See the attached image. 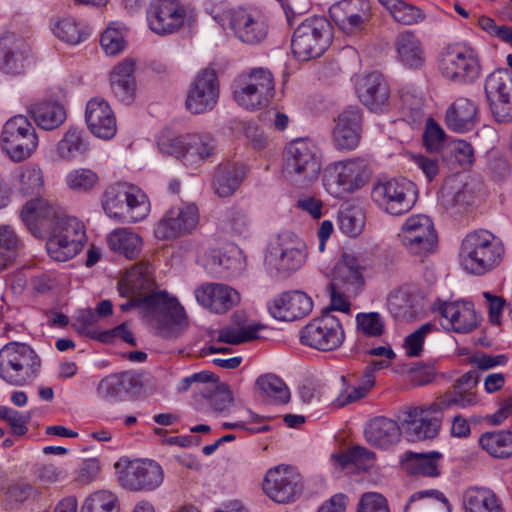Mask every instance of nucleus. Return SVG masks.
<instances>
[{"instance_id":"5","label":"nucleus","mask_w":512,"mask_h":512,"mask_svg":"<svg viewBox=\"0 0 512 512\" xmlns=\"http://www.w3.org/2000/svg\"><path fill=\"white\" fill-rule=\"evenodd\" d=\"M321 166V153L313 142L297 139L286 147L283 172L291 181L309 185L318 179Z\"/></svg>"},{"instance_id":"60","label":"nucleus","mask_w":512,"mask_h":512,"mask_svg":"<svg viewBox=\"0 0 512 512\" xmlns=\"http://www.w3.org/2000/svg\"><path fill=\"white\" fill-rule=\"evenodd\" d=\"M54 34L62 41L75 45L82 41L83 31L73 18L59 20L54 28Z\"/></svg>"},{"instance_id":"39","label":"nucleus","mask_w":512,"mask_h":512,"mask_svg":"<svg viewBox=\"0 0 512 512\" xmlns=\"http://www.w3.org/2000/svg\"><path fill=\"white\" fill-rule=\"evenodd\" d=\"M246 177L242 164L230 161L221 163L214 176L213 187L219 197H229L235 193Z\"/></svg>"},{"instance_id":"18","label":"nucleus","mask_w":512,"mask_h":512,"mask_svg":"<svg viewBox=\"0 0 512 512\" xmlns=\"http://www.w3.org/2000/svg\"><path fill=\"white\" fill-rule=\"evenodd\" d=\"M265 494L274 502L290 503L302 492V479L298 471L289 465L269 469L263 482Z\"/></svg>"},{"instance_id":"28","label":"nucleus","mask_w":512,"mask_h":512,"mask_svg":"<svg viewBox=\"0 0 512 512\" xmlns=\"http://www.w3.org/2000/svg\"><path fill=\"white\" fill-rule=\"evenodd\" d=\"M356 92L359 100L371 111H383L388 106L390 90L383 75L371 72L357 79Z\"/></svg>"},{"instance_id":"48","label":"nucleus","mask_w":512,"mask_h":512,"mask_svg":"<svg viewBox=\"0 0 512 512\" xmlns=\"http://www.w3.org/2000/svg\"><path fill=\"white\" fill-rule=\"evenodd\" d=\"M393 19L403 25H414L424 20L425 14L418 7L403 0H378Z\"/></svg>"},{"instance_id":"16","label":"nucleus","mask_w":512,"mask_h":512,"mask_svg":"<svg viewBox=\"0 0 512 512\" xmlns=\"http://www.w3.org/2000/svg\"><path fill=\"white\" fill-rule=\"evenodd\" d=\"M485 94L492 115L497 122L512 120V73L499 68L489 74L485 81Z\"/></svg>"},{"instance_id":"20","label":"nucleus","mask_w":512,"mask_h":512,"mask_svg":"<svg viewBox=\"0 0 512 512\" xmlns=\"http://www.w3.org/2000/svg\"><path fill=\"white\" fill-rule=\"evenodd\" d=\"M229 26L235 37L247 45H258L267 38L268 23L264 15L254 8L238 7L230 11Z\"/></svg>"},{"instance_id":"6","label":"nucleus","mask_w":512,"mask_h":512,"mask_svg":"<svg viewBox=\"0 0 512 512\" xmlns=\"http://www.w3.org/2000/svg\"><path fill=\"white\" fill-rule=\"evenodd\" d=\"M332 41L330 23L324 17H309L294 30L291 39L293 55L308 61L321 56Z\"/></svg>"},{"instance_id":"25","label":"nucleus","mask_w":512,"mask_h":512,"mask_svg":"<svg viewBox=\"0 0 512 512\" xmlns=\"http://www.w3.org/2000/svg\"><path fill=\"white\" fill-rule=\"evenodd\" d=\"M198 219V209L194 204L171 209L158 222L154 234L161 240L175 239L194 229Z\"/></svg>"},{"instance_id":"36","label":"nucleus","mask_w":512,"mask_h":512,"mask_svg":"<svg viewBox=\"0 0 512 512\" xmlns=\"http://www.w3.org/2000/svg\"><path fill=\"white\" fill-rule=\"evenodd\" d=\"M401 428L398 423L386 417H376L365 428L366 441L378 448H388L399 442Z\"/></svg>"},{"instance_id":"56","label":"nucleus","mask_w":512,"mask_h":512,"mask_svg":"<svg viewBox=\"0 0 512 512\" xmlns=\"http://www.w3.org/2000/svg\"><path fill=\"white\" fill-rule=\"evenodd\" d=\"M37 482L44 487H51L63 482L67 477L64 467L57 463H38L33 470Z\"/></svg>"},{"instance_id":"54","label":"nucleus","mask_w":512,"mask_h":512,"mask_svg":"<svg viewBox=\"0 0 512 512\" xmlns=\"http://www.w3.org/2000/svg\"><path fill=\"white\" fill-rule=\"evenodd\" d=\"M364 213L355 206H347L338 213L339 228L349 237L358 236L364 228Z\"/></svg>"},{"instance_id":"50","label":"nucleus","mask_w":512,"mask_h":512,"mask_svg":"<svg viewBox=\"0 0 512 512\" xmlns=\"http://www.w3.org/2000/svg\"><path fill=\"white\" fill-rule=\"evenodd\" d=\"M436 502L448 506V500L438 490H423L414 493L405 506V512H434Z\"/></svg>"},{"instance_id":"35","label":"nucleus","mask_w":512,"mask_h":512,"mask_svg":"<svg viewBox=\"0 0 512 512\" xmlns=\"http://www.w3.org/2000/svg\"><path fill=\"white\" fill-rule=\"evenodd\" d=\"M364 280L361 268L356 259L349 255H343L333 271V278L329 287L333 289H344L356 294L363 286Z\"/></svg>"},{"instance_id":"1","label":"nucleus","mask_w":512,"mask_h":512,"mask_svg":"<svg viewBox=\"0 0 512 512\" xmlns=\"http://www.w3.org/2000/svg\"><path fill=\"white\" fill-rule=\"evenodd\" d=\"M153 272V265L149 261L142 260L134 264L119 282V290L124 295L143 293V313L165 333V330L172 331L184 323L185 311L175 297L165 291H155Z\"/></svg>"},{"instance_id":"53","label":"nucleus","mask_w":512,"mask_h":512,"mask_svg":"<svg viewBox=\"0 0 512 512\" xmlns=\"http://www.w3.org/2000/svg\"><path fill=\"white\" fill-rule=\"evenodd\" d=\"M263 326L260 324H248L238 328L225 327L219 330L217 341L231 345H238L258 338V332Z\"/></svg>"},{"instance_id":"24","label":"nucleus","mask_w":512,"mask_h":512,"mask_svg":"<svg viewBox=\"0 0 512 512\" xmlns=\"http://www.w3.org/2000/svg\"><path fill=\"white\" fill-rule=\"evenodd\" d=\"M478 382L477 372L468 371L457 379L449 390L436 398L438 408L444 411L453 407L465 409L475 406L479 401L475 391Z\"/></svg>"},{"instance_id":"30","label":"nucleus","mask_w":512,"mask_h":512,"mask_svg":"<svg viewBox=\"0 0 512 512\" xmlns=\"http://www.w3.org/2000/svg\"><path fill=\"white\" fill-rule=\"evenodd\" d=\"M85 119L92 134L102 139L112 138L117 131L116 119L108 102L102 98L88 101Z\"/></svg>"},{"instance_id":"42","label":"nucleus","mask_w":512,"mask_h":512,"mask_svg":"<svg viewBox=\"0 0 512 512\" xmlns=\"http://www.w3.org/2000/svg\"><path fill=\"white\" fill-rule=\"evenodd\" d=\"M216 144L212 136L208 134H186V154L184 164L194 166L210 157Z\"/></svg>"},{"instance_id":"40","label":"nucleus","mask_w":512,"mask_h":512,"mask_svg":"<svg viewBox=\"0 0 512 512\" xmlns=\"http://www.w3.org/2000/svg\"><path fill=\"white\" fill-rule=\"evenodd\" d=\"M394 46L397 57L402 64L410 68H418L424 62L421 42L412 31H403L395 39Z\"/></svg>"},{"instance_id":"51","label":"nucleus","mask_w":512,"mask_h":512,"mask_svg":"<svg viewBox=\"0 0 512 512\" xmlns=\"http://www.w3.org/2000/svg\"><path fill=\"white\" fill-rule=\"evenodd\" d=\"M256 387L265 396L274 401L285 404L290 399V392L286 384L274 374L260 376L256 380Z\"/></svg>"},{"instance_id":"57","label":"nucleus","mask_w":512,"mask_h":512,"mask_svg":"<svg viewBox=\"0 0 512 512\" xmlns=\"http://www.w3.org/2000/svg\"><path fill=\"white\" fill-rule=\"evenodd\" d=\"M355 321L357 332L366 337H380L385 331V321L378 312L358 313Z\"/></svg>"},{"instance_id":"26","label":"nucleus","mask_w":512,"mask_h":512,"mask_svg":"<svg viewBox=\"0 0 512 512\" xmlns=\"http://www.w3.org/2000/svg\"><path fill=\"white\" fill-rule=\"evenodd\" d=\"M140 375L124 371L106 376L97 386L98 395L108 401H125L142 389Z\"/></svg>"},{"instance_id":"3","label":"nucleus","mask_w":512,"mask_h":512,"mask_svg":"<svg viewBox=\"0 0 512 512\" xmlns=\"http://www.w3.org/2000/svg\"><path fill=\"white\" fill-rule=\"evenodd\" d=\"M103 209L110 218L123 223H135L147 217L150 202L140 188L128 183H118L105 191Z\"/></svg>"},{"instance_id":"7","label":"nucleus","mask_w":512,"mask_h":512,"mask_svg":"<svg viewBox=\"0 0 512 512\" xmlns=\"http://www.w3.org/2000/svg\"><path fill=\"white\" fill-rule=\"evenodd\" d=\"M438 70L450 81H473L480 73L478 55L473 48L463 43L448 44L438 54Z\"/></svg>"},{"instance_id":"15","label":"nucleus","mask_w":512,"mask_h":512,"mask_svg":"<svg viewBox=\"0 0 512 512\" xmlns=\"http://www.w3.org/2000/svg\"><path fill=\"white\" fill-rule=\"evenodd\" d=\"M442 412L435 401L410 409L402 422L404 435L411 442L434 439L441 428Z\"/></svg>"},{"instance_id":"59","label":"nucleus","mask_w":512,"mask_h":512,"mask_svg":"<svg viewBox=\"0 0 512 512\" xmlns=\"http://www.w3.org/2000/svg\"><path fill=\"white\" fill-rule=\"evenodd\" d=\"M98 176L90 169H76L66 177L68 187L75 191L86 192L98 183Z\"/></svg>"},{"instance_id":"58","label":"nucleus","mask_w":512,"mask_h":512,"mask_svg":"<svg viewBox=\"0 0 512 512\" xmlns=\"http://www.w3.org/2000/svg\"><path fill=\"white\" fill-rule=\"evenodd\" d=\"M157 145L161 153L180 159L183 163L186 154V135L163 132L158 137Z\"/></svg>"},{"instance_id":"37","label":"nucleus","mask_w":512,"mask_h":512,"mask_svg":"<svg viewBox=\"0 0 512 512\" xmlns=\"http://www.w3.org/2000/svg\"><path fill=\"white\" fill-rule=\"evenodd\" d=\"M442 454L437 451L416 453L408 451L404 454L401 464L405 472L413 476L437 477L440 475Z\"/></svg>"},{"instance_id":"4","label":"nucleus","mask_w":512,"mask_h":512,"mask_svg":"<svg viewBox=\"0 0 512 512\" xmlns=\"http://www.w3.org/2000/svg\"><path fill=\"white\" fill-rule=\"evenodd\" d=\"M40 365L36 352L25 343L9 342L0 349V378L9 385H26Z\"/></svg>"},{"instance_id":"43","label":"nucleus","mask_w":512,"mask_h":512,"mask_svg":"<svg viewBox=\"0 0 512 512\" xmlns=\"http://www.w3.org/2000/svg\"><path fill=\"white\" fill-rule=\"evenodd\" d=\"M30 114L35 123L44 130H54L66 119L64 107L54 102L35 104L30 108Z\"/></svg>"},{"instance_id":"33","label":"nucleus","mask_w":512,"mask_h":512,"mask_svg":"<svg viewBox=\"0 0 512 512\" xmlns=\"http://www.w3.org/2000/svg\"><path fill=\"white\" fill-rule=\"evenodd\" d=\"M29 46L22 38L6 36L0 40V68L7 74L17 75L24 71Z\"/></svg>"},{"instance_id":"13","label":"nucleus","mask_w":512,"mask_h":512,"mask_svg":"<svg viewBox=\"0 0 512 512\" xmlns=\"http://www.w3.org/2000/svg\"><path fill=\"white\" fill-rule=\"evenodd\" d=\"M307 257L306 244L294 233L285 231L278 235L277 243L265 257L270 270L284 276L300 269Z\"/></svg>"},{"instance_id":"47","label":"nucleus","mask_w":512,"mask_h":512,"mask_svg":"<svg viewBox=\"0 0 512 512\" xmlns=\"http://www.w3.org/2000/svg\"><path fill=\"white\" fill-rule=\"evenodd\" d=\"M387 308L391 315L397 320L407 321L414 317V296L404 287L397 288L389 293Z\"/></svg>"},{"instance_id":"8","label":"nucleus","mask_w":512,"mask_h":512,"mask_svg":"<svg viewBox=\"0 0 512 512\" xmlns=\"http://www.w3.org/2000/svg\"><path fill=\"white\" fill-rule=\"evenodd\" d=\"M275 94L272 73L265 68H254L236 81L234 99L247 110L267 107Z\"/></svg>"},{"instance_id":"19","label":"nucleus","mask_w":512,"mask_h":512,"mask_svg":"<svg viewBox=\"0 0 512 512\" xmlns=\"http://www.w3.org/2000/svg\"><path fill=\"white\" fill-rule=\"evenodd\" d=\"M220 95V84L214 69L201 70L191 83L185 100L186 109L192 114L211 111Z\"/></svg>"},{"instance_id":"34","label":"nucleus","mask_w":512,"mask_h":512,"mask_svg":"<svg viewBox=\"0 0 512 512\" xmlns=\"http://www.w3.org/2000/svg\"><path fill=\"white\" fill-rule=\"evenodd\" d=\"M135 67V61L127 58L117 64L109 75L113 94L125 104H131L136 97Z\"/></svg>"},{"instance_id":"11","label":"nucleus","mask_w":512,"mask_h":512,"mask_svg":"<svg viewBox=\"0 0 512 512\" xmlns=\"http://www.w3.org/2000/svg\"><path fill=\"white\" fill-rule=\"evenodd\" d=\"M0 145L2 150L14 162L28 159L38 146V136L29 119L16 115L3 125Z\"/></svg>"},{"instance_id":"46","label":"nucleus","mask_w":512,"mask_h":512,"mask_svg":"<svg viewBox=\"0 0 512 512\" xmlns=\"http://www.w3.org/2000/svg\"><path fill=\"white\" fill-rule=\"evenodd\" d=\"M480 447L495 458L512 456V432L501 430L486 432L479 438Z\"/></svg>"},{"instance_id":"27","label":"nucleus","mask_w":512,"mask_h":512,"mask_svg":"<svg viewBox=\"0 0 512 512\" xmlns=\"http://www.w3.org/2000/svg\"><path fill=\"white\" fill-rule=\"evenodd\" d=\"M197 302L213 313L223 314L240 302V294L222 283H204L194 291Z\"/></svg>"},{"instance_id":"2","label":"nucleus","mask_w":512,"mask_h":512,"mask_svg":"<svg viewBox=\"0 0 512 512\" xmlns=\"http://www.w3.org/2000/svg\"><path fill=\"white\" fill-rule=\"evenodd\" d=\"M504 254L502 240L488 230H475L462 240V265L473 274L483 275L493 270L501 263Z\"/></svg>"},{"instance_id":"44","label":"nucleus","mask_w":512,"mask_h":512,"mask_svg":"<svg viewBox=\"0 0 512 512\" xmlns=\"http://www.w3.org/2000/svg\"><path fill=\"white\" fill-rule=\"evenodd\" d=\"M467 512H504L495 493L488 488H470L465 492Z\"/></svg>"},{"instance_id":"64","label":"nucleus","mask_w":512,"mask_h":512,"mask_svg":"<svg viewBox=\"0 0 512 512\" xmlns=\"http://www.w3.org/2000/svg\"><path fill=\"white\" fill-rule=\"evenodd\" d=\"M100 44L107 55L114 56L124 50L126 41L120 30L108 27L101 35Z\"/></svg>"},{"instance_id":"29","label":"nucleus","mask_w":512,"mask_h":512,"mask_svg":"<svg viewBox=\"0 0 512 512\" xmlns=\"http://www.w3.org/2000/svg\"><path fill=\"white\" fill-rule=\"evenodd\" d=\"M313 308L311 298L301 291L284 292L269 306L270 314L281 321H295L307 316Z\"/></svg>"},{"instance_id":"21","label":"nucleus","mask_w":512,"mask_h":512,"mask_svg":"<svg viewBox=\"0 0 512 512\" xmlns=\"http://www.w3.org/2000/svg\"><path fill=\"white\" fill-rule=\"evenodd\" d=\"M150 29L159 35L179 31L188 21L187 8L178 0H157L147 13Z\"/></svg>"},{"instance_id":"32","label":"nucleus","mask_w":512,"mask_h":512,"mask_svg":"<svg viewBox=\"0 0 512 512\" xmlns=\"http://www.w3.org/2000/svg\"><path fill=\"white\" fill-rule=\"evenodd\" d=\"M362 114L357 106L347 107L339 116L333 132L335 145L339 149L352 150L360 141Z\"/></svg>"},{"instance_id":"23","label":"nucleus","mask_w":512,"mask_h":512,"mask_svg":"<svg viewBox=\"0 0 512 512\" xmlns=\"http://www.w3.org/2000/svg\"><path fill=\"white\" fill-rule=\"evenodd\" d=\"M120 484L129 490H153L163 481V471L152 460H133L128 462L119 474Z\"/></svg>"},{"instance_id":"38","label":"nucleus","mask_w":512,"mask_h":512,"mask_svg":"<svg viewBox=\"0 0 512 512\" xmlns=\"http://www.w3.org/2000/svg\"><path fill=\"white\" fill-rule=\"evenodd\" d=\"M478 121V111L474 102L467 98L457 99L447 110L445 123L455 132L472 130Z\"/></svg>"},{"instance_id":"63","label":"nucleus","mask_w":512,"mask_h":512,"mask_svg":"<svg viewBox=\"0 0 512 512\" xmlns=\"http://www.w3.org/2000/svg\"><path fill=\"white\" fill-rule=\"evenodd\" d=\"M0 419L6 421L17 436L24 435L27 431V423L30 421V415H24L12 408L0 405Z\"/></svg>"},{"instance_id":"49","label":"nucleus","mask_w":512,"mask_h":512,"mask_svg":"<svg viewBox=\"0 0 512 512\" xmlns=\"http://www.w3.org/2000/svg\"><path fill=\"white\" fill-rule=\"evenodd\" d=\"M17 190L24 196L39 194L44 188V176L37 165L20 168L16 174Z\"/></svg>"},{"instance_id":"22","label":"nucleus","mask_w":512,"mask_h":512,"mask_svg":"<svg viewBox=\"0 0 512 512\" xmlns=\"http://www.w3.org/2000/svg\"><path fill=\"white\" fill-rule=\"evenodd\" d=\"M66 214L60 206L44 198L28 201L21 210V218L29 231L37 238H43Z\"/></svg>"},{"instance_id":"41","label":"nucleus","mask_w":512,"mask_h":512,"mask_svg":"<svg viewBox=\"0 0 512 512\" xmlns=\"http://www.w3.org/2000/svg\"><path fill=\"white\" fill-rule=\"evenodd\" d=\"M89 150V143L83 130L71 127L57 143L56 152L60 159L71 161L83 157Z\"/></svg>"},{"instance_id":"14","label":"nucleus","mask_w":512,"mask_h":512,"mask_svg":"<svg viewBox=\"0 0 512 512\" xmlns=\"http://www.w3.org/2000/svg\"><path fill=\"white\" fill-rule=\"evenodd\" d=\"M369 178L367 163L355 158L330 164L324 172V184L329 190L354 192Z\"/></svg>"},{"instance_id":"31","label":"nucleus","mask_w":512,"mask_h":512,"mask_svg":"<svg viewBox=\"0 0 512 512\" xmlns=\"http://www.w3.org/2000/svg\"><path fill=\"white\" fill-rule=\"evenodd\" d=\"M437 310L444 322L442 326L457 333H467L477 326L473 305L469 302H439Z\"/></svg>"},{"instance_id":"61","label":"nucleus","mask_w":512,"mask_h":512,"mask_svg":"<svg viewBox=\"0 0 512 512\" xmlns=\"http://www.w3.org/2000/svg\"><path fill=\"white\" fill-rule=\"evenodd\" d=\"M22 242L10 225H0V254L14 260Z\"/></svg>"},{"instance_id":"10","label":"nucleus","mask_w":512,"mask_h":512,"mask_svg":"<svg viewBox=\"0 0 512 512\" xmlns=\"http://www.w3.org/2000/svg\"><path fill=\"white\" fill-rule=\"evenodd\" d=\"M49 234L47 252L58 262H65L77 255L86 239L82 222L68 215L59 218Z\"/></svg>"},{"instance_id":"12","label":"nucleus","mask_w":512,"mask_h":512,"mask_svg":"<svg viewBox=\"0 0 512 512\" xmlns=\"http://www.w3.org/2000/svg\"><path fill=\"white\" fill-rule=\"evenodd\" d=\"M344 340L343 326L331 310L324 311L300 330V341L303 345L323 352L336 350Z\"/></svg>"},{"instance_id":"45","label":"nucleus","mask_w":512,"mask_h":512,"mask_svg":"<svg viewBox=\"0 0 512 512\" xmlns=\"http://www.w3.org/2000/svg\"><path fill=\"white\" fill-rule=\"evenodd\" d=\"M108 246L111 250L124 255L127 259H135L141 252V237L121 228L114 230L107 238Z\"/></svg>"},{"instance_id":"9","label":"nucleus","mask_w":512,"mask_h":512,"mask_svg":"<svg viewBox=\"0 0 512 512\" xmlns=\"http://www.w3.org/2000/svg\"><path fill=\"white\" fill-rule=\"evenodd\" d=\"M373 201L384 212L398 216L409 212L418 197L415 184L406 178L377 182L371 192Z\"/></svg>"},{"instance_id":"62","label":"nucleus","mask_w":512,"mask_h":512,"mask_svg":"<svg viewBox=\"0 0 512 512\" xmlns=\"http://www.w3.org/2000/svg\"><path fill=\"white\" fill-rule=\"evenodd\" d=\"M335 23L347 34H354L360 31L364 24L371 18V12H362L360 14H344L339 16L337 13H330Z\"/></svg>"},{"instance_id":"52","label":"nucleus","mask_w":512,"mask_h":512,"mask_svg":"<svg viewBox=\"0 0 512 512\" xmlns=\"http://www.w3.org/2000/svg\"><path fill=\"white\" fill-rule=\"evenodd\" d=\"M201 393L207 398L213 410L217 412L228 409L233 402L232 392L228 385L219 383L216 377L209 386L201 389Z\"/></svg>"},{"instance_id":"55","label":"nucleus","mask_w":512,"mask_h":512,"mask_svg":"<svg viewBox=\"0 0 512 512\" xmlns=\"http://www.w3.org/2000/svg\"><path fill=\"white\" fill-rule=\"evenodd\" d=\"M118 499L110 491L100 490L89 495L80 512H118Z\"/></svg>"},{"instance_id":"17","label":"nucleus","mask_w":512,"mask_h":512,"mask_svg":"<svg viewBox=\"0 0 512 512\" xmlns=\"http://www.w3.org/2000/svg\"><path fill=\"white\" fill-rule=\"evenodd\" d=\"M398 237L410 253L419 256L433 252L437 244L434 224L428 216L422 214L410 216Z\"/></svg>"}]
</instances>
